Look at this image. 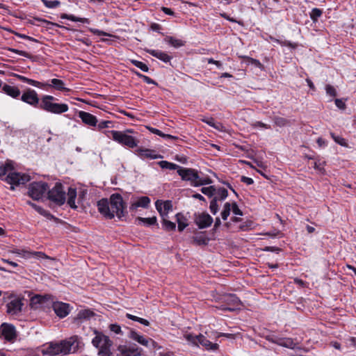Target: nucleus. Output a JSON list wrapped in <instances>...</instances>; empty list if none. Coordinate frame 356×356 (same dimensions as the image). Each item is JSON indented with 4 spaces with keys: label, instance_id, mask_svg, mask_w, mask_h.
<instances>
[{
    "label": "nucleus",
    "instance_id": "f257e3e1",
    "mask_svg": "<svg viewBox=\"0 0 356 356\" xmlns=\"http://www.w3.org/2000/svg\"><path fill=\"white\" fill-rule=\"evenodd\" d=\"M127 205L122 197L119 193H114L110 196L109 200L102 198L97 202L99 212L108 219H113L115 214L118 218L125 216Z\"/></svg>",
    "mask_w": 356,
    "mask_h": 356
},
{
    "label": "nucleus",
    "instance_id": "f03ea898",
    "mask_svg": "<svg viewBox=\"0 0 356 356\" xmlns=\"http://www.w3.org/2000/svg\"><path fill=\"white\" fill-rule=\"evenodd\" d=\"M13 166L10 162L0 165V176L8 175L5 177V181L10 184V189L14 190V186L25 184L30 181L31 177L26 174L13 172Z\"/></svg>",
    "mask_w": 356,
    "mask_h": 356
},
{
    "label": "nucleus",
    "instance_id": "7ed1b4c3",
    "mask_svg": "<svg viewBox=\"0 0 356 356\" xmlns=\"http://www.w3.org/2000/svg\"><path fill=\"white\" fill-rule=\"evenodd\" d=\"M95 337L92 340V345L98 348V355L99 356H113L111 352L113 341L108 336L102 332L95 330Z\"/></svg>",
    "mask_w": 356,
    "mask_h": 356
},
{
    "label": "nucleus",
    "instance_id": "20e7f679",
    "mask_svg": "<svg viewBox=\"0 0 356 356\" xmlns=\"http://www.w3.org/2000/svg\"><path fill=\"white\" fill-rule=\"evenodd\" d=\"M54 99V97L51 95H44L41 98L39 108L47 112L54 114H61L68 111L69 108L67 104L54 103L52 101Z\"/></svg>",
    "mask_w": 356,
    "mask_h": 356
},
{
    "label": "nucleus",
    "instance_id": "39448f33",
    "mask_svg": "<svg viewBox=\"0 0 356 356\" xmlns=\"http://www.w3.org/2000/svg\"><path fill=\"white\" fill-rule=\"evenodd\" d=\"M47 195L48 199L58 206H61L65 202V191L60 183H56L51 189L48 191Z\"/></svg>",
    "mask_w": 356,
    "mask_h": 356
},
{
    "label": "nucleus",
    "instance_id": "423d86ee",
    "mask_svg": "<svg viewBox=\"0 0 356 356\" xmlns=\"http://www.w3.org/2000/svg\"><path fill=\"white\" fill-rule=\"evenodd\" d=\"M62 341L64 345V349L65 350L66 355L76 353L84 346L81 337H79L78 335L71 336L70 337Z\"/></svg>",
    "mask_w": 356,
    "mask_h": 356
},
{
    "label": "nucleus",
    "instance_id": "0eeeda50",
    "mask_svg": "<svg viewBox=\"0 0 356 356\" xmlns=\"http://www.w3.org/2000/svg\"><path fill=\"white\" fill-rule=\"evenodd\" d=\"M113 139L118 143L127 146L129 148H134L138 145V141L134 137L127 134L126 132L120 131H111Z\"/></svg>",
    "mask_w": 356,
    "mask_h": 356
},
{
    "label": "nucleus",
    "instance_id": "6e6552de",
    "mask_svg": "<svg viewBox=\"0 0 356 356\" xmlns=\"http://www.w3.org/2000/svg\"><path fill=\"white\" fill-rule=\"evenodd\" d=\"M48 188V184L46 182H33L29 185V195L33 200H38L43 197Z\"/></svg>",
    "mask_w": 356,
    "mask_h": 356
},
{
    "label": "nucleus",
    "instance_id": "1a4fd4ad",
    "mask_svg": "<svg viewBox=\"0 0 356 356\" xmlns=\"http://www.w3.org/2000/svg\"><path fill=\"white\" fill-rule=\"evenodd\" d=\"M42 353L43 355H49L51 356L66 355L62 340L58 343L51 342L47 347L42 348Z\"/></svg>",
    "mask_w": 356,
    "mask_h": 356
},
{
    "label": "nucleus",
    "instance_id": "9d476101",
    "mask_svg": "<svg viewBox=\"0 0 356 356\" xmlns=\"http://www.w3.org/2000/svg\"><path fill=\"white\" fill-rule=\"evenodd\" d=\"M116 356H141V350L136 344L120 345Z\"/></svg>",
    "mask_w": 356,
    "mask_h": 356
},
{
    "label": "nucleus",
    "instance_id": "9b49d317",
    "mask_svg": "<svg viewBox=\"0 0 356 356\" xmlns=\"http://www.w3.org/2000/svg\"><path fill=\"white\" fill-rule=\"evenodd\" d=\"M177 173L182 180L191 181V184L200 179L197 170L193 168H184L181 167L178 169Z\"/></svg>",
    "mask_w": 356,
    "mask_h": 356
},
{
    "label": "nucleus",
    "instance_id": "f8f14e48",
    "mask_svg": "<svg viewBox=\"0 0 356 356\" xmlns=\"http://www.w3.org/2000/svg\"><path fill=\"white\" fill-rule=\"evenodd\" d=\"M21 100L33 107L39 106L40 99L37 92L31 88L24 90L21 96Z\"/></svg>",
    "mask_w": 356,
    "mask_h": 356
},
{
    "label": "nucleus",
    "instance_id": "ddd939ff",
    "mask_svg": "<svg viewBox=\"0 0 356 356\" xmlns=\"http://www.w3.org/2000/svg\"><path fill=\"white\" fill-rule=\"evenodd\" d=\"M188 340H192L195 343H200L203 346H204L208 350H216L218 348V345L217 343H213L209 340H208L202 334L198 336H188Z\"/></svg>",
    "mask_w": 356,
    "mask_h": 356
},
{
    "label": "nucleus",
    "instance_id": "4468645a",
    "mask_svg": "<svg viewBox=\"0 0 356 356\" xmlns=\"http://www.w3.org/2000/svg\"><path fill=\"white\" fill-rule=\"evenodd\" d=\"M155 206L161 218H168L169 211L172 209V204L170 200H157L155 202Z\"/></svg>",
    "mask_w": 356,
    "mask_h": 356
},
{
    "label": "nucleus",
    "instance_id": "2eb2a0df",
    "mask_svg": "<svg viewBox=\"0 0 356 356\" xmlns=\"http://www.w3.org/2000/svg\"><path fill=\"white\" fill-rule=\"evenodd\" d=\"M1 334L8 341H13L17 337L15 328L11 324L3 323L1 326Z\"/></svg>",
    "mask_w": 356,
    "mask_h": 356
},
{
    "label": "nucleus",
    "instance_id": "dca6fc26",
    "mask_svg": "<svg viewBox=\"0 0 356 356\" xmlns=\"http://www.w3.org/2000/svg\"><path fill=\"white\" fill-rule=\"evenodd\" d=\"M195 222L200 229H204L211 226L213 218L209 214L202 213L195 216Z\"/></svg>",
    "mask_w": 356,
    "mask_h": 356
},
{
    "label": "nucleus",
    "instance_id": "f3484780",
    "mask_svg": "<svg viewBox=\"0 0 356 356\" xmlns=\"http://www.w3.org/2000/svg\"><path fill=\"white\" fill-rule=\"evenodd\" d=\"M56 314L60 318H64L70 313V305L62 302H54L52 304Z\"/></svg>",
    "mask_w": 356,
    "mask_h": 356
},
{
    "label": "nucleus",
    "instance_id": "a211bd4d",
    "mask_svg": "<svg viewBox=\"0 0 356 356\" xmlns=\"http://www.w3.org/2000/svg\"><path fill=\"white\" fill-rule=\"evenodd\" d=\"M23 303L20 299H14L6 305L7 313L16 315L21 312Z\"/></svg>",
    "mask_w": 356,
    "mask_h": 356
},
{
    "label": "nucleus",
    "instance_id": "6ab92c4d",
    "mask_svg": "<svg viewBox=\"0 0 356 356\" xmlns=\"http://www.w3.org/2000/svg\"><path fill=\"white\" fill-rule=\"evenodd\" d=\"M136 153L138 156H140L141 158H147V159H156L163 158V156H161V154H156L154 150L142 148V147L138 148L136 150Z\"/></svg>",
    "mask_w": 356,
    "mask_h": 356
},
{
    "label": "nucleus",
    "instance_id": "aec40b11",
    "mask_svg": "<svg viewBox=\"0 0 356 356\" xmlns=\"http://www.w3.org/2000/svg\"><path fill=\"white\" fill-rule=\"evenodd\" d=\"M32 302L34 304L38 303L43 307H48L49 305H52L54 303V298L51 295H38L32 298Z\"/></svg>",
    "mask_w": 356,
    "mask_h": 356
},
{
    "label": "nucleus",
    "instance_id": "412c9836",
    "mask_svg": "<svg viewBox=\"0 0 356 356\" xmlns=\"http://www.w3.org/2000/svg\"><path fill=\"white\" fill-rule=\"evenodd\" d=\"M79 117L81 119L83 122L90 126H95L97 123L96 117L90 113L85 111H80Z\"/></svg>",
    "mask_w": 356,
    "mask_h": 356
},
{
    "label": "nucleus",
    "instance_id": "4be33fe9",
    "mask_svg": "<svg viewBox=\"0 0 356 356\" xmlns=\"http://www.w3.org/2000/svg\"><path fill=\"white\" fill-rule=\"evenodd\" d=\"M150 203V199L147 196H143L138 198V200L132 203L129 209L131 211H134L137 209L138 207L147 208Z\"/></svg>",
    "mask_w": 356,
    "mask_h": 356
},
{
    "label": "nucleus",
    "instance_id": "5701e85b",
    "mask_svg": "<svg viewBox=\"0 0 356 356\" xmlns=\"http://www.w3.org/2000/svg\"><path fill=\"white\" fill-rule=\"evenodd\" d=\"M146 51L154 57L165 62L168 63L170 61L172 57L168 55L166 53L154 49H147Z\"/></svg>",
    "mask_w": 356,
    "mask_h": 356
},
{
    "label": "nucleus",
    "instance_id": "b1692460",
    "mask_svg": "<svg viewBox=\"0 0 356 356\" xmlns=\"http://www.w3.org/2000/svg\"><path fill=\"white\" fill-rule=\"evenodd\" d=\"M225 300L228 305L233 306V307L227 308L229 311L234 310L236 307H238L241 305V300L234 294H229L226 296L225 297Z\"/></svg>",
    "mask_w": 356,
    "mask_h": 356
},
{
    "label": "nucleus",
    "instance_id": "393cba45",
    "mask_svg": "<svg viewBox=\"0 0 356 356\" xmlns=\"http://www.w3.org/2000/svg\"><path fill=\"white\" fill-rule=\"evenodd\" d=\"M128 337L131 339L137 341L140 344L147 346L149 340L145 338L143 336L138 334L136 331L130 330H129Z\"/></svg>",
    "mask_w": 356,
    "mask_h": 356
},
{
    "label": "nucleus",
    "instance_id": "a878e982",
    "mask_svg": "<svg viewBox=\"0 0 356 356\" xmlns=\"http://www.w3.org/2000/svg\"><path fill=\"white\" fill-rule=\"evenodd\" d=\"M2 90L13 98H17L20 95V90L17 87L4 84L2 86Z\"/></svg>",
    "mask_w": 356,
    "mask_h": 356
},
{
    "label": "nucleus",
    "instance_id": "bb28decb",
    "mask_svg": "<svg viewBox=\"0 0 356 356\" xmlns=\"http://www.w3.org/2000/svg\"><path fill=\"white\" fill-rule=\"evenodd\" d=\"M47 85H45L44 87H53L57 90L60 91H70L69 88H67L65 87V83L58 79H53L51 80V83H47Z\"/></svg>",
    "mask_w": 356,
    "mask_h": 356
},
{
    "label": "nucleus",
    "instance_id": "cd10ccee",
    "mask_svg": "<svg viewBox=\"0 0 356 356\" xmlns=\"http://www.w3.org/2000/svg\"><path fill=\"white\" fill-rule=\"evenodd\" d=\"M95 316V314L90 309H82L79 312L76 320L87 321Z\"/></svg>",
    "mask_w": 356,
    "mask_h": 356
},
{
    "label": "nucleus",
    "instance_id": "c85d7f7f",
    "mask_svg": "<svg viewBox=\"0 0 356 356\" xmlns=\"http://www.w3.org/2000/svg\"><path fill=\"white\" fill-rule=\"evenodd\" d=\"M67 204L72 209H76L75 204V199L76 197V190L74 188L70 187L67 191Z\"/></svg>",
    "mask_w": 356,
    "mask_h": 356
},
{
    "label": "nucleus",
    "instance_id": "c756f323",
    "mask_svg": "<svg viewBox=\"0 0 356 356\" xmlns=\"http://www.w3.org/2000/svg\"><path fill=\"white\" fill-rule=\"evenodd\" d=\"M175 218L178 224V231L182 232L188 226L187 218L181 213H177Z\"/></svg>",
    "mask_w": 356,
    "mask_h": 356
},
{
    "label": "nucleus",
    "instance_id": "7c9ffc66",
    "mask_svg": "<svg viewBox=\"0 0 356 356\" xmlns=\"http://www.w3.org/2000/svg\"><path fill=\"white\" fill-rule=\"evenodd\" d=\"M209 238L206 237L203 232H200L193 237V241L197 245H206L208 244Z\"/></svg>",
    "mask_w": 356,
    "mask_h": 356
},
{
    "label": "nucleus",
    "instance_id": "2f4dec72",
    "mask_svg": "<svg viewBox=\"0 0 356 356\" xmlns=\"http://www.w3.org/2000/svg\"><path fill=\"white\" fill-rule=\"evenodd\" d=\"M60 18L61 19H69V20H71L72 22H81V23H84V24H89L90 23V20L88 18L78 17H76V16H74L73 15H68V14H66V13L61 14L60 15Z\"/></svg>",
    "mask_w": 356,
    "mask_h": 356
},
{
    "label": "nucleus",
    "instance_id": "473e14b6",
    "mask_svg": "<svg viewBox=\"0 0 356 356\" xmlns=\"http://www.w3.org/2000/svg\"><path fill=\"white\" fill-rule=\"evenodd\" d=\"M278 345L286 347L291 349H294L296 347V343L291 338H280V341H277Z\"/></svg>",
    "mask_w": 356,
    "mask_h": 356
},
{
    "label": "nucleus",
    "instance_id": "72a5a7b5",
    "mask_svg": "<svg viewBox=\"0 0 356 356\" xmlns=\"http://www.w3.org/2000/svg\"><path fill=\"white\" fill-rule=\"evenodd\" d=\"M164 40L166 42H168L169 44L172 45V47H174L175 48H179L185 44L184 41L179 40V39L175 38L172 36H166Z\"/></svg>",
    "mask_w": 356,
    "mask_h": 356
},
{
    "label": "nucleus",
    "instance_id": "f704fd0d",
    "mask_svg": "<svg viewBox=\"0 0 356 356\" xmlns=\"http://www.w3.org/2000/svg\"><path fill=\"white\" fill-rule=\"evenodd\" d=\"M26 203L30 205L31 207H33L36 211H38L40 214L46 216V217H53L51 213L48 211L44 210L43 208H42L40 206H38L35 203L31 202V201L28 200Z\"/></svg>",
    "mask_w": 356,
    "mask_h": 356
},
{
    "label": "nucleus",
    "instance_id": "c9c22d12",
    "mask_svg": "<svg viewBox=\"0 0 356 356\" xmlns=\"http://www.w3.org/2000/svg\"><path fill=\"white\" fill-rule=\"evenodd\" d=\"M158 164L162 169L177 170H178V169L181 168L175 163H170L167 161H159V162H158Z\"/></svg>",
    "mask_w": 356,
    "mask_h": 356
},
{
    "label": "nucleus",
    "instance_id": "e433bc0d",
    "mask_svg": "<svg viewBox=\"0 0 356 356\" xmlns=\"http://www.w3.org/2000/svg\"><path fill=\"white\" fill-rule=\"evenodd\" d=\"M168 218H162L163 228L165 231H174L176 229V224L167 219Z\"/></svg>",
    "mask_w": 356,
    "mask_h": 356
},
{
    "label": "nucleus",
    "instance_id": "4c0bfd02",
    "mask_svg": "<svg viewBox=\"0 0 356 356\" xmlns=\"http://www.w3.org/2000/svg\"><path fill=\"white\" fill-rule=\"evenodd\" d=\"M273 122L275 125L282 127L285 126H289L291 124V122L289 120L279 116H275L273 118Z\"/></svg>",
    "mask_w": 356,
    "mask_h": 356
},
{
    "label": "nucleus",
    "instance_id": "58836bf2",
    "mask_svg": "<svg viewBox=\"0 0 356 356\" xmlns=\"http://www.w3.org/2000/svg\"><path fill=\"white\" fill-rule=\"evenodd\" d=\"M201 192L209 197H213L216 193V188L214 186H210L209 187H202Z\"/></svg>",
    "mask_w": 356,
    "mask_h": 356
},
{
    "label": "nucleus",
    "instance_id": "ea45409f",
    "mask_svg": "<svg viewBox=\"0 0 356 356\" xmlns=\"http://www.w3.org/2000/svg\"><path fill=\"white\" fill-rule=\"evenodd\" d=\"M139 223L144 222L148 225H152L156 224V217L153 216L152 218H143V217H137L136 219Z\"/></svg>",
    "mask_w": 356,
    "mask_h": 356
},
{
    "label": "nucleus",
    "instance_id": "a19ab883",
    "mask_svg": "<svg viewBox=\"0 0 356 356\" xmlns=\"http://www.w3.org/2000/svg\"><path fill=\"white\" fill-rule=\"evenodd\" d=\"M228 195V191L225 188H216V193L213 197H218V200H225Z\"/></svg>",
    "mask_w": 356,
    "mask_h": 356
},
{
    "label": "nucleus",
    "instance_id": "79ce46f5",
    "mask_svg": "<svg viewBox=\"0 0 356 356\" xmlns=\"http://www.w3.org/2000/svg\"><path fill=\"white\" fill-rule=\"evenodd\" d=\"M218 197H213L210 202L209 209L211 212L213 214H216L218 211Z\"/></svg>",
    "mask_w": 356,
    "mask_h": 356
},
{
    "label": "nucleus",
    "instance_id": "37998d69",
    "mask_svg": "<svg viewBox=\"0 0 356 356\" xmlns=\"http://www.w3.org/2000/svg\"><path fill=\"white\" fill-rule=\"evenodd\" d=\"M231 211V204L229 202H226L224 204L223 210L221 213L222 218L225 220L227 219L228 216L230 214Z\"/></svg>",
    "mask_w": 356,
    "mask_h": 356
},
{
    "label": "nucleus",
    "instance_id": "c03bdc74",
    "mask_svg": "<svg viewBox=\"0 0 356 356\" xmlns=\"http://www.w3.org/2000/svg\"><path fill=\"white\" fill-rule=\"evenodd\" d=\"M131 63L145 72H147L149 70L148 66L141 61H138L137 60H131Z\"/></svg>",
    "mask_w": 356,
    "mask_h": 356
},
{
    "label": "nucleus",
    "instance_id": "a18cd8bd",
    "mask_svg": "<svg viewBox=\"0 0 356 356\" xmlns=\"http://www.w3.org/2000/svg\"><path fill=\"white\" fill-rule=\"evenodd\" d=\"M323 12L321 9L314 8L312 10L310 13V18L314 21H317L318 18L320 17L322 15Z\"/></svg>",
    "mask_w": 356,
    "mask_h": 356
},
{
    "label": "nucleus",
    "instance_id": "49530a36",
    "mask_svg": "<svg viewBox=\"0 0 356 356\" xmlns=\"http://www.w3.org/2000/svg\"><path fill=\"white\" fill-rule=\"evenodd\" d=\"M41 1L44 4V6L49 8H54L58 6L60 4V2L58 0L54 1H49V0H41Z\"/></svg>",
    "mask_w": 356,
    "mask_h": 356
},
{
    "label": "nucleus",
    "instance_id": "de8ad7c7",
    "mask_svg": "<svg viewBox=\"0 0 356 356\" xmlns=\"http://www.w3.org/2000/svg\"><path fill=\"white\" fill-rule=\"evenodd\" d=\"M211 182H212V181L209 178H206V179H201L200 178V179H198L197 181H196L195 183H193L192 186H195V187H197V186H200L209 184Z\"/></svg>",
    "mask_w": 356,
    "mask_h": 356
},
{
    "label": "nucleus",
    "instance_id": "09e8293b",
    "mask_svg": "<svg viewBox=\"0 0 356 356\" xmlns=\"http://www.w3.org/2000/svg\"><path fill=\"white\" fill-rule=\"evenodd\" d=\"M25 83H26L28 84H30L31 86H33L35 87L40 88H44V86L46 85L44 83H42V82H40V81H35L33 79H29V78L26 79V81Z\"/></svg>",
    "mask_w": 356,
    "mask_h": 356
},
{
    "label": "nucleus",
    "instance_id": "8fccbe9b",
    "mask_svg": "<svg viewBox=\"0 0 356 356\" xmlns=\"http://www.w3.org/2000/svg\"><path fill=\"white\" fill-rule=\"evenodd\" d=\"M325 90L327 95H330V97H334L337 95L336 89L330 84L325 86Z\"/></svg>",
    "mask_w": 356,
    "mask_h": 356
},
{
    "label": "nucleus",
    "instance_id": "3c124183",
    "mask_svg": "<svg viewBox=\"0 0 356 356\" xmlns=\"http://www.w3.org/2000/svg\"><path fill=\"white\" fill-rule=\"evenodd\" d=\"M34 19L35 21L41 22L45 23L47 24H51L52 26L60 27L61 29H68L67 27H65L64 26H60V25H59V24H58L56 23H54V22H49V21H48L47 19H41V18H39V17H35Z\"/></svg>",
    "mask_w": 356,
    "mask_h": 356
},
{
    "label": "nucleus",
    "instance_id": "603ef678",
    "mask_svg": "<svg viewBox=\"0 0 356 356\" xmlns=\"http://www.w3.org/2000/svg\"><path fill=\"white\" fill-rule=\"evenodd\" d=\"M8 51L14 52V53H16V54H17L19 55L25 56V57H26L28 58H33V56L30 54H29L28 52L24 51H21V50H18V49H13V48H9Z\"/></svg>",
    "mask_w": 356,
    "mask_h": 356
},
{
    "label": "nucleus",
    "instance_id": "864d4df0",
    "mask_svg": "<svg viewBox=\"0 0 356 356\" xmlns=\"http://www.w3.org/2000/svg\"><path fill=\"white\" fill-rule=\"evenodd\" d=\"M332 138L334 140L341 146H346V143L344 138L340 136H336L333 133H331Z\"/></svg>",
    "mask_w": 356,
    "mask_h": 356
},
{
    "label": "nucleus",
    "instance_id": "5fc2aeb1",
    "mask_svg": "<svg viewBox=\"0 0 356 356\" xmlns=\"http://www.w3.org/2000/svg\"><path fill=\"white\" fill-rule=\"evenodd\" d=\"M111 124H112L111 121H108V120L102 121L98 124V128H99V129H102L104 128L110 127H111L110 125Z\"/></svg>",
    "mask_w": 356,
    "mask_h": 356
},
{
    "label": "nucleus",
    "instance_id": "6e6d98bb",
    "mask_svg": "<svg viewBox=\"0 0 356 356\" xmlns=\"http://www.w3.org/2000/svg\"><path fill=\"white\" fill-rule=\"evenodd\" d=\"M232 211L235 215L243 216L242 211L238 208L236 202L232 203Z\"/></svg>",
    "mask_w": 356,
    "mask_h": 356
},
{
    "label": "nucleus",
    "instance_id": "4d7b16f0",
    "mask_svg": "<svg viewBox=\"0 0 356 356\" xmlns=\"http://www.w3.org/2000/svg\"><path fill=\"white\" fill-rule=\"evenodd\" d=\"M335 104L336 106L341 110H344L346 107L345 102H343L341 99H335Z\"/></svg>",
    "mask_w": 356,
    "mask_h": 356
},
{
    "label": "nucleus",
    "instance_id": "13d9d810",
    "mask_svg": "<svg viewBox=\"0 0 356 356\" xmlns=\"http://www.w3.org/2000/svg\"><path fill=\"white\" fill-rule=\"evenodd\" d=\"M110 330L115 334H120L122 332L120 326L117 324L110 325Z\"/></svg>",
    "mask_w": 356,
    "mask_h": 356
},
{
    "label": "nucleus",
    "instance_id": "bf43d9fd",
    "mask_svg": "<svg viewBox=\"0 0 356 356\" xmlns=\"http://www.w3.org/2000/svg\"><path fill=\"white\" fill-rule=\"evenodd\" d=\"M253 127H261V128H264V129H270V126L269 124H265L262 122H254V124H252V125Z\"/></svg>",
    "mask_w": 356,
    "mask_h": 356
},
{
    "label": "nucleus",
    "instance_id": "052dcab7",
    "mask_svg": "<svg viewBox=\"0 0 356 356\" xmlns=\"http://www.w3.org/2000/svg\"><path fill=\"white\" fill-rule=\"evenodd\" d=\"M241 181L243 182V183H245L248 185H251L254 183V181L252 178H250V177H245V176H242L241 177Z\"/></svg>",
    "mask_w": 356,
    "mask_h": 356
},
{
    "label": "nucleus",
    "instance_id": "680f3d73",
    "mask_svg": "<svg viewBox=\"0 0 356 356\" xmlns=\"http://www.w3.org/2000/svg\"><path fill=\"white\" fill-rule=\"evenodd\" d=\"M90 32L97 35H107L108 34L103 31H100L95 29H90Z\"/></svg>",
    "mask_w": 356,
    "mask_h": 356
},
{
    "label": "nucleus",
    "instance_id": "e2e57ef3",
    "mask_svg": "<svg viewBox=\"0 0 356 356\" xmlns=\"http://www.w3.org/2000/svg\"><path fill=\"white\" fill-rule=\"evenodd\" d=\"M143 80L145 83H149V84H154V85L157 84L156 82L154 80L152 79L151 78H149V76H145V75L143 76Z\"/></svg>",
    "mask_w": 356,
    "mask_h": 356
},
{
    "label": "nucleus",
    "instance_id": "0e129e2a",
    "mask_svg": "<svg viewBox=\"0 0 356 356\" xmlns=\"http://www.w3.org/2000/svg\"><path fill=\"white\" fill-rule=\"evenodd\" d=\"M149 130L152 133H153V134H156V135H158V136H161V137H162V136H163V133L161 131H160V130H159V129H156V128L150 127V128H149Z\"/></svg>",
    "mask_w": 356,
    "mask_h": 356
},
{
    "label": "nucleus",
    "instance_id": "69168bd1",
    "mask_svg": "<svg viewBox=\"0 0 356 356\" xmlns=\"http://www.w3.org/2000/svg\"><path fill=\"white\" fill-rule=\"evenodd\" d=\"M314 168L318 170L319 172H323L324 171V168L321 165V163H318L317 162H314Z\"/></svg>",
    "mask_w": 356,
    "mask_h": 356
},
{
    "label": "nucleus",
    "instance_id": "338daca9",
    "mask_svg": "<svg viewBox=\"0 0 356 356\" xmlns=\"http://www.w3.org/2000/svg\"><path fill=\"white\" fill-rule=\"evenodd\" d=\"M264 250L265 251H270V252H280V249L277 248V247H273V246H267L264 248Z\"/></svg>",
    "mask_w": 356,
    "mask_h": 356
},
{
    "label": "nucleus",
    "instance_id": "774afa93",
    "mask_svg": "<svg viewBox=\"0 0 356 356\" xmlns=\"http://www.w3.org/2000/svg\"><path fill=\"white\" fill-rule=\"evenodd\" d=\"M161 10L166 15H174V12L169 8L162 7Z\"/></svg>",
    "mask_w": 356,
    "mask_h": 356
}]
</instances>
